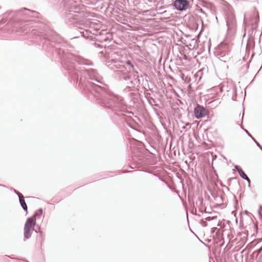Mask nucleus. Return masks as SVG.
I'll return each instance as SVG.
<instances>
[{
  "label": "nucleus",
  "mask_w": 262,
  "mask_h": 262,
  "mask_svg": "<svg viewBox=\"0 0 262 262\" xmlns=\"http://www.w3.org/2000/svg\"><path fill=\"white\" fill-rule=\"evenodd\" d=\"M238 172L239 173V174L240 175V176L242 178H243L244 179L247 180L248 182L250 181L249 179L248 178V177L247 176V175L245 173V172H244V171L242 169H238Z\"/></svg>",
  "instance_id": "5"
},
{
  "label": "nucleus",
  "mask_w": 262,
  "mask_h": 262,
  "mask_svg": "<svg viewBox=\"0 0 262 262\" xmlns=\"http://www.w3.org/2000/svg\"><path fill=\"white\" fill-rule=\"evenodd\" d=\"M174 6L180 11H184L189 8V3L187 0H176Z\"/></svg>",
  "instance_id": "2"
},
{
  "label": "nucleus",
  "mask_w": 262,
  "mask_h": 262,
  "mask_svg": "<svg viewBox=\"0 0 262 262\" xmlns=\"http://www.w3.org/2000/svg\"><path fill=\"white\" fill-rule=\"evenodd\" d=\"M6 21H7V19L6 18H3L1 20L0 23H2V24H3L5 23Z\"/></svg>",
  "instance_id": "6"
},
{
  "label": "nucleus",
  "mask_w": 262,
  "mask_h": 262,
  "mask_svg": "<svg viewBox=\"0 0 262 262\" xmlns=\"http://www.w3.org/2000/svg\"><path fill=\"white\" fill-rule=\"evenodd\" d=\"M261 250H262V247H261V248L259 249L258 252H260V251H261Z\"/></svg>",
  "instance_id": "7"
},
{
  "label": "nucleus",
  "mask_w": 262,
  "mask_h": 262,
  "mask_svg": "<svg viewBox=\"0 0 262 262\" xmlns=\"http://www.w3.org/2000/svg\"><path fill=\"white\" fill-rule=\"evenodd\" d=\"M18 196H19V202H20L21 207H23V208L24 210H27V206L25 203L23 195L21 193H19Z\"/></svg>",
  "instance_id": "4"
},
{
  "label": "nucleus",
  "mask_w": 262,
  "mask_h": 262,
  "mask_svg": "<svg viewBox=\"0 0 262 262\" xmlns=\"http://www.w3.org/2000/svg\"><path fill=\"white\" fill-rule=\"evenodd\" d=\"M194 115L197 119H200L205 116L208 111L204 107L198 105L194 109Z\"/></svg>",
  "instance_id": "3"
},
{
  "label": "nucleus",
  "mask_w": 262,
  "mask_h": 262,
  "mask_svg": "<svg viewBox=\"0 0 262 262\" xmlns=\"http://www.w3.org/2000/svg\"><path fill=\"white\" fill-rule=\"evenodd\" d=\"M36 215L34 214L27 220L24 228V236L26 238L30 237L31 233L34 230V227L36 223Z\"/></svg>",
  "instance_id": "1"
}]
</instances>
